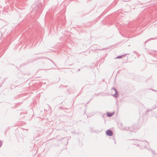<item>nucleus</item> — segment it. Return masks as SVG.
I'll list each match as a JSON object with an SVG mask.
<instances>
[{"instance_id": "obj_12", "label": "nucleus", "mask_w": 157, "mask_h": 157, "mask_svg": "<svg viewBox=\"0 0 157 157\" xmlns=\"http://www.w3.org/2000/svg\"><path fill=\"white\" fill-rule=\"evenodd\" d=\"M156 108V106H155V107H154L153 108L155 109Z\"/></svg>"}, {"instance_id": "obj_10", "label": "nucleus", "mask_w": 157, "mask_h": 157, "mask_svg": "<svg viewBox=\"0 0 157 157\" xmlns=\"http://www.w3.org/2000/svg\"><path fill=\"white\" fill-rule=\"evenodd\" d=\"M2 142L1 140H0V147L2 146Z\"/></svg>"}, {"instance_id": "obj_6", "label": "nucleus", "mask_w": 157, "mask_h": 157, "mask_svg": "<svg viewBox=\"0 0 157 157\" xmlns=\"http://www.w3.org/2000/svg\"><path fill=\"white\" fill-rule=\"evenodd\" d=\"M34 5H33V10H35V11H36V10H37L39 8V5H38L36 6V8H35V7L34 6Z\"/></svg>"}, {"instance_id": "obj_1", "label": "nucleus", "mask_w": 157, "mask_h": 157, "mask_svg": "<svg viewBox=\"0 0 157 157\" xmlns=\"http://www.w3.org/2000/svg\"><path fill=\"white\" fill-rule=\"evenodd\" d=\"M133 144L137 146H139L141 149L144 148L148 143L144 140V141H138L137 140H133Z\"/></svg>"}, {"instance_id": "obj_2", "label": "nucleus", "mask_w": 157, "mask_h": 157, "mask_svg": "<svg viewBox=\"0 0 157 157\" xmlns=\"http://www.w3.org/2000/svg\"><path fill=\"white\" fill-rule=\"evenodd\" d=\"M106 134L108 136H111L113 135V132L112 130L109 129L106 131Z\"/></svg>"}, {"instance_id": "obj_3", "label": "nucleus", "mask_w": 157, "mask_h": 157, "mask_svg": "<svg viewBox=\"0 0 157 157\" xmlns=\"http://www.w3.org/2000/svg\"><path fill=\"white\" fill-rule=\"evenodd\" d=\"M132 127H128V126H125L123 128V129L127 131H131V132H134V130H132Z\"/></svg>"}, {"instance_id": "obj_7", "label": "nucleus", "mask_w": 157, "mask_h": 157, "mask_svg": "<svg viewBox=\"0 0 157 157\" xmlns=\"http://www.w3.org/2000/svg\"><path fill=\"white\" fill-rule=\"evenodd\" d=\"M113 114H114L113 113H107V116L109 117L112 116L113 115Z\"/></svg>"}, {"instance_id": "obj_5", "label": "nucleus", "mask_w": 157, "mask_h": 157, "mask_svg": "<svg viewBox=\"0 0 157 157\" xmlns=\"http://www.w3.org/2000/svg\"><path fill=\"white\" fill-rule=\"evenodd\" d=\"M113 89L114 90L115 92V94L113 95V96L115 98H117L118 96V94L117 93V92L116 89L114 88H113Z\"/></svg>"}, {"instance_id": "obj_8", "label": "nucleus", "mask_w": 157, "mask_h": 157, "mask_svg": "<svg viewBox=\"0 0 157 157\" xmlns=\"http://www.w3.org/2000/svg\"><path fill=\"white\" fill-rule=\"evenodd\" d=\"M151 152L152 153L154 154V155H153V157H157V153L155 154V151H154L152 150H151Z\"/></svg>"}, {"instance_id": "obj_13", "label": "nucleus", "mask_w": 157, "mask_h": 157, "mask_svg": "<svg viewBox=\"0 0 157 157\" xmlns=\"http://www.w3.org/2000/svg\"><path fill=\"white\" fill-rule=\"evenodd\" d=\"M80 70V69H78V71H79Z\"/></svg>"}, {"instance_id": "obj_9", "label": "nucleus", "mask_w": 157, "mask_h": 157, "mask_svg": "<svg viewBox=\"0 0 157 157\" xmlns=\"http://www.w3.org/2000/svg\"><path fill=\"white\" fill-rule=\"evenodd\" d=\"M124 56V55H123L122 56H118L116 57V58H117V59L121 58L122 57V56Z\"/></svg>"}, {"instance_id": "obj_4", "label": "nucleus", "mask_w": 157, "mask_h": 157, "mask_svg": "<svg viewBox=\"0 0 157 157\" xmlns=\"http://www.w3.org/2000/svg\"><path fill=\"white\" fill-rule=\"evenodd\" d=\"M91 48H92V50H93V51L98 50H99V49L98 48V46L96 44L93 45L92 47Z\"/></svg>"}, {"instance_id": "obj_11", "label": "nucleus", "mask_w": 157, "mask_h": 157, "mask_svg": "<svg viewBox=\"0 0 157 157\" xmlns=\"http://www.w3.org/2000/svg\"><path fill=\"white\" fill-rule=\"evenodd\" d=\"M151 39H153V38H151V39H148L145 42V43H146V42H147L149 40H151Z\"/></svg>"}]
</instances>
